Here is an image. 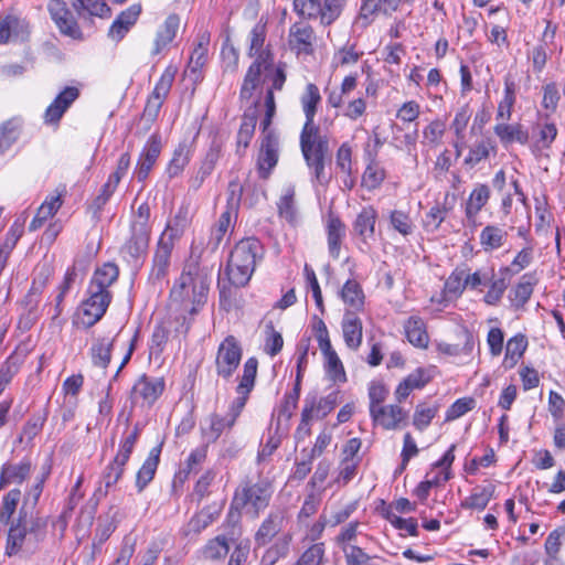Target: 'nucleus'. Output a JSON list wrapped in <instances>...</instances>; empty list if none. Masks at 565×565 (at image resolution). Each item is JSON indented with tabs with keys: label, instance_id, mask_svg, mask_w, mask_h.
Returning <instances> with one entry per match:
<instances>
[{
	"label": "nucleus",
	"instance_id": "obj_1",
	"mask_svg": "<svg viewBox=\"0 0 565 565\" xmlns=\"http://www.w3.org/2000/svg\"><path fill=\"white\" fill-rule=\"evenodd\" d=\"M300 103L306 117L300 134L301 152L311 171L312 179L320 184H324L328 182L324 172V159L329 147L327 138L320 136L319 127L315 125L318 105L321 103L320 90L316 84L309 83L306 85Z\"/></svg>",
	"mask_w": 565,
	"mask_h": 565
},
{
	"label": "nucleus",
	"instance_id": "obj_2",
	"mask_svg": "<svg viewBox=\"0 0 565 565\" xmlns=\"http://www.w3.org/2000/svg\"><path fill=\"white\" fill-rule=\"evenodd\" d=\"M6 554L8 556L34 554L47 535V519L23 503L18 516L9 523Z\"/></svg>",
	"mask_w": 565,
	"mask_h": 565
},
{
	"label": "nucleus",
	"instance_id": "obj_3",
	"mask_svg": "<svg viewBox=\"0 0 565 565\" xmlns=\"http://www.w3.org/2000/svg\"><path fill=\"white\" fill-rule=\"evenodd\" d=\"M209 292L207 275L200 267L198 260L189 263L175 279L170 291V299L184 311L195 315L206 301Z\"/></svg>",
	"mask_w": 565,
	"mask_h": 565
},
{
	"label": "nucleus",
	"instance_id": "obj_4",
	"mask_svg": "<svg viewBox=\"0 0 565 565\" xmlns=\"http://www.w3.org/2000/svg\"><path fill=\"white\" fill-rule=\"evenodd\" d=\"M274 486L267 479L242 481L236 488L228 511V518L239 519L241 513L256 519L269 505Z\"/></svg>",
	"mask_w": 565,
	"mask_h": 565
},
{
	"label": "nucleus",
	"instance_id": "obj_5",
	"mask_svg": "<svg viewBox=\"0 0 565 565\" xmlns=\"http://www.w3.org/2000/svg\"><path fill=\"white\" fill-rule=\"evenodd\" d=\"M264 248L258 238L247 237L235 244L231 250L225 274L231 285L244 287L250 280L257 260L263 258Z\"/></svg>",
	"mask_w": 565,
	"mask_h": 565
},
{
	"label": "nucleus",
	"instance_id": "obj_6",
	"mask_svg": "<svg viewBox=\"0 0 565 565\" xmlns=\"http://www.w3.org/2000/svg\"><path fill=\"white\" fill-rule=\"evenodd\" d=\"M150 215L148 202H142L131 213L130 235L120 247V255L129 265H140L147 255L151 235Z\"/></svg>",
	"mask_w": 565,
	"mask_h": 565
},
{
	"label": "nucleus",
	"instance_id": "obj_7",
	"mask_svg": "<svg viewBox=\"0 0 565 565\" xmlns=\"http://www.w3.org/2000/svg\"><path fill=\"white\" fill-rule=\"evenodd\" d=\"M175 74V66H167L156 83L152 93L149 95L140 118L145 124L146 129H150L152 124L157 120L160 110L171 90Z\"/></svg>",
	"mask_w": 565,
	"mask_h": 565
},
{
	"label": "nucleus",
	"instance_id": "obj_8",
	"mask_svg": "<svg viewBox=\"0 0 565 565\" xmlns=\"http://www.w3.org/2000/svg\"><path fill=\"white\" fill-rule=\"evenodd\" d=\"M86 294L87 298L81 306L79 319L85 328H90L104 317L113 295L110 291H104L90 285H88Z\"/></svg>",
	"mask_w": 565,
	"mask_h": 565
},
{
	"label": "nucleus",
	"instance_id": "obj_9",
	"mask_svg": "<svg viewBox=\"0 0 565 565\" xmlns=\"http://www.w3.org/2000/svg\"><path fill=\"white\" fill-rule=\"evenodd\" d=\"M174 247L171 243L158 241L153 250L151 267L148 274L147 284L153 291H161L166 282H168L169 270L171 266V257Z\"/></svg>",
	"mask_w": 565,
	"mask_h": 565
},
{
	"label": "nucleus",
	"instance_id": "obj_10",
	"mask_svg": "<svg viewBox=\"0 0 565 565\" xmlns=\"http://www.w3.org/2000/svg\"><path fill=\"white\" fill-rule=\"evenodd\" d=\"M166 382L163 377H152L147 374L140 375L130 390V402L132 406L150 408L163 394Z\"/></svg>",
	"mask_w": 565,
	"mask_h": 565
},
{
	"label": "nucleus",
	"instance_id": "obj_11",
	"mask_svg": "<svg viewBox=\"0 0 565 565\" xmlns=\"http://www.w3.org/2000/svg\"><path fill=\"white\" fill-rule=\"evenodd\" d=\"M243 355L239 341L232 334L227 335L218 345L215 367L216 374L228 381L237 370Z\"/></svg>",
	"mask_w": 565,
	"mask_h": 565
},
{
	"label": "nucleus",
	"instance_id": "obj_12",
	"mask_svg": "<svg viewBox=\"0 0 565 565\" xmlns=\"http://www.w3.org/2000/svg\"><path fill=\"white\" fill-rule=\"evenodd\" d=\"M280 143L277 132H262L258 153L256 158V170L258 177L267 180L278 163Z\"/></svg>",
	"mask_w": 565,
	"mask_h": 565
},
{
	"label": "nucleus",
	"instance_id": "obj_13",
	"mask_svg": "<svg viewBox=\"0 0 565 565\" xmlns=\"http://www.w3.org/2000/svg\"><path fill=\"white\" fill-rule=\"evenodd\" d=\"M47 10L51 19L63 35L74 40L83 39L82 30L65 1L50 0Z\"/></svg>",
	"mask_w": 565,
	"mask_h": 565
},
{
	"label": "nucleus",
	"instance_id": "obj_14",
	"mask_svg": "<svg viewBox=\"0 0 565 565\" xmlns=\"http://www.w3.org/2000/svg\"><path fill=\"white\" fill-rule=\"evenodd\" d=\"M244 409L243 401H232L225 415L213 413L209 416V427L204 430L209 440L215 441L228 433Z\"/></svg>",
	"mask_w": 565,
	"mask_h": 565
},
{
	"label": "nucleus",
	"instance_id": "obj_15",
	"mask_svg": "<svg viewBox=\"0 0 565 565\" xmlns=\"http://www.w3.org/2000/svg\"><path fill=\"white\" fill-rule=\"evenodd\" d=\"M316 33L305 21L295 22L288 32L289 49L296 55H311L315 52Z\"/></svg>",
	"mask_w": 565,
	"mask_h": 565
},
{
	"label": "nucleus",
	"instance_id": "obj_16",
	"mask_svg": "<svg viewBox=\"0 0 565 565\" xmlns=\"http://www.w3.org/2000/svg\"><path fill=\"white\" fill-rule=\"evenodd\" d=\"M33 471L32 460L23 457L19 461H6L0 467V490L10 486H21Z\"/></svg>",
	"mask_w": 565,
	"mask_h": 565
},
{
	"label": "nucleus",
	"instance_id": "obj_17",
	"mask_svg": "<svg viewBox=\"0 0 565 565\" xmlns=\"http://www.w3.org/2000/svg\"><path fill=\"white\" fill-rule=\"evenodd\" d=\"M161 136L157 132L152 134L146 141L135 169V175L139 182H143L148 178L161 153Z\"/></svg>",
	"mask_w": 565,
	"mask_h": 565
},
{
	"label": "nucleus",
	"instance_id": "obj_18",
	"mask_svg": "<svg viewBox=\"0 0 565 565\" xmlns=\"http://www.w3.org/2000/svg\"><path fill=\"white\" fill-rule=\"evenodd\" d=\"M285 523L286 511L284 509L271 510L254 535L255 544L257 546L269 544L282 531Z\"/></svg>",
	"mask_w": 565,
	"mask_h": 565
},
{
	"label": "nucleus",
	"instance_id": "obj_19",
	"mask_svg": "<svg viewBox=\"0 0 565 565\" xmlns=\"http://www.w3.org/2000/svg\"><path fill=\"white\" fill-rule=\"evenodd\" d=\"M370 416L374 425L386 430H395L407 418V412L397 404L370 407Z\"/></svg>",
	"mask_w": 565,
	"mask_h": 565
},
{
	"label": "nucleus",
	"instance_id": "obj_20",
	"mask_svg": "<svg viewBox=\"0 0 565 565\" xmlns=\"http://www.w3.org/2000/svg\"><path fill=\"white\" fill-rule=\"evenodd\" d=\"M78 96L79 90L76 87H65L45 109L44 122L47 125H57Z\"/></svg>",
	"mask_w": 565,
	"mask_h": 565
},
{
	"label": "nucleus",
	"instance_id": "obj_21",
	"mask_svg": "<svg viewBox=\"0 0 565 565\" xmlns=\"http://www.w3.org/2000/svg\"><path fill=\"white\" fill-rule=\"evenodd\" d=\"M30 349L25 344H19L13 352L0 365V395L11 383L13 377L20 372L24 364Z\"/></svg>",
	"mask_w": 565,
	"mask_h": 565
},
{
	"label": "nucleus",
	"instance_id": "obj_22",
	"mask_svg": "<svg viewBox=\"0 0 565 565\" xmlns=\"http://www.w3.org/2000/svg\"><path fill=\"white\" fill-rule=\"evenodd\" d=\"M341 329L345 345L350 350L356 351L363 340V323L358 317V313H354V311H344Z\"/></svg>",
	"mask_w": 565,
	"mask_h": 565
},
{
	"label": "nucleus",
	"instance_id": "obj_23",
	"mask_svg": "<svg viewBox=\"0 0 565 565\" xmlns=\"http://www.w3.org/2000/svg\"><path fill=\"white\" fill-rule=\"evenodd\" d=\"M338 403V393L332 392L327 396L319 397L316 393H309L305 397L302 409L308 411V416L315 419H322L329 415Z\"/></svg>",
	"mask_w": 565,
	"mask_h": 565
},
{
	"label": "nucleus",
	"instance_id": "obj_24",
	"mask_svg": "<svg viewBox=\"0 0 565 565\" xmlns=\"http://www.w3.org/2000/svg\"><path fill=\"white\" fill-rule=\"evenodd\" d=\"M237 218V212L234 206H225L220 214L216 223L211 228V235L207 241V248L216 250L225 235L233 228Z\"/></svg>",
	"mask_w": 565,
	"mask_h": 565
},
{
	"label": "nucleus",
	"instance_id": "obj_25",
	"mask_svg": "<svg viewBox=\"0 0 565 565\" xmlns=\"http://www.w3.org/2000/svg\"><path fill=\"white\" fill-rule=\"evenodd\" d=\"M190 222L189 209L186 206H180L174 216L167 222L158 241L171 243L174 247L175 242L182 237Z\"/></svg>",
	"mask_w": 565,
	"mask_h": 565
},
{
	"label": "nucleus",
	"instance_id": "obj_26",
	"mask_svg": "<svg viewBox=\"0 0 565 565\" xmlns=\"http://www.w3.org/2000/svg\"><path fill=\"white\" fill-rule=\"evenodd\" d=\"M379 212L373 205L361 209L353 222V231L363 243L374 238Z\"/></svg>",
	"mask_w": 565,
	"mask_h": 565
},
{
	"label": "nucleus",
	"instance_id": "obj_27",
	"mask_svg": "<svg viewBox=\"0 0 565 565\" xmlns=\"http://www.w3.org/2000/svg\"><path fill=\"white\" fill-rule=\"evenodd\" d=\"M537 284V278L534 273H526L509 291V301L514 309L523 308L530 300L534 287Z\"/></svg>",
	"mask_w": 565,
	"mask_h": 565
},
{
	"label": "nucleus",
	"instance_id": "obj_28",
	"mask_svg": "<svg viewBox=\"0 0 565 565\" xmlns=\"http://www.w3.org/2000/svg\"><path fill=\"white\" fill-rule=\"evenodd\" d=\"M493 132L504 147L513 142L526 145L530 139L527 129L520 122L498 121L493 127Z\"/></svg>",
	"mask_w": 565,
	"mask_h": 565
},
{
	"label": "nucleus",
	"instance_id": "obj_29",
	"mask_svg": "<svg viewBox=\"0 0 565 565\" xmlns=\"http://www.w3.org/2000/svg\"><path fill=\"white\" fill-rule=\"evenodd\" d=\"M193 156L192 142L182 140L173 150L172 158L167 164L166 174L172 180L180 177Z\"/></svg>",
	"mask_w": 565,
	"mask_h": 565
},
{
	"label": "nucleus",
	"instance_id": "obj_30",
	"mask_svg": "<svg viewBox=\"0 0 565 565\" xmlns=\"http://www.w3.org/2000/svg\"><path fill=\"white\" fill-rule=\"evenodd\" d=\"M180 26V18L177 14H170L167 17L164 22L159 26L156 39L153 42V49L151 51L152 55H159L174 40L177 32Z\"/></svg>",
	"mask_w": 565,
	"mask_h": 565
},
{
	"label": "nucleus",
	"instance_id": "obj_31",
	"mask_svg": "<svg viewBox=\"0 0 565 565\" xmlns=\"http://www.w3.org/2000/svg\"><path fill=\"white\" fill-rule=\"evenodd\" d=\"M126 462L118 461L117 458H114L103 470L100 475V483L95 490L94 495L100 500L105 498L109 490L116 486V483L121 479Z\"/></svg>",
	"mask_w": 565,
	"mask_h": 565
},
{
	"label": "nucleus",
	"instance_id": "obj_32",
	"mask_svg": "<svg viewBox=\"0 0 565 565\" xmlns=\"http://www.w3.org/2000/svg\"><path fill=\"white\" fill-rule=\"evenodd\" d=\"M516 89L518 85L512 76L507 75L504 77L503 94L498 103L495 120L497 121H509L513 114V108L516 103Z\"/></svg>",
	"mask_w": 565,
	"mask_h": 565
},
{
	"label": "nucleus",
	"instance_id": "obj_33",
	"mask_svg": "<svg viewBox=\"0 0 565 565\" xmlns=\"http://www.w3.org/2000/svg\"><path fill=\"white\" fill-rule=\"evenodd\" d=\"M162 445H158L150 449L146 460L137 472L136 476V488L138 492H141L153 480L157 472Z\"/></svg>",
	"mask_w": 565,
	"mask_h": 565
},
{
	"label": "nucleus",
	"instance_id": "obj_34",
	"mask_svg": "<svg viewBox=\"0 0 565 565\" xmlns=\"http://www.w3.org/2000/svg\"><path fill=\"white\" fill-rule=\"evenodd\" d=\"M340 298L347 306L345 311L358 313L364 310L365 295L358 280L348 279L341 288Z\"/></svg>",
	"mask_w": 565,
	"mask_h": 565
},
{
	"label": "nucleus",
	"instance_id": "obj_35",
	"mask_svg": "<svg viewBox=\"0 0 565 565\" xmlns=\"http://www.w3.org/2000/svg\"><path fill=\"white\" fill-rule=\"evenodd\" d=\"M508 236L507 230L502 226L489 224L481 230L479 243L483 252L492 253L505 245Z\"/></svg>",
	"mask_w": 565,
	"mask_h": 565
},
{
	"label": "nucleus",
	"instance_id": "obj_36",
	"mask_svg": "<svg viewBox=\"0 0 565 565\" xmlns=\"http://www.w3.org/2000/svg\"><path fill=\"white\" fill-rule=\"evenodd\" d=\"M326 230L329 254L337 259L340 255L342 239L345 236V225L339 216L330 214Z\"/></svg>",
	"mask_w": 565,
	"mask_h": 565
},
{
	"label": "nucleus",
	"instance_id": "obj_37",
	"mask_svg": "<svg viewBox=\"0 0 565 565\" xmlns=\"http://www.w3.org/2000/svg\"><path fill=\"white\" fill-rule=\"evenodd\" d=\"M404 331L408 342L418 349H427L429 335L424 320L418 316L409 317L404 323Z\"/></svg>",
	"mask_w": 565,
	"mask_h": 565
},
{
	"label": "nucleus",
	"instance_id": "obj_38",
	"mask_svg": "<svg viewBox=\"0 0 565 565\" xmlns=\"http://www.w3.org/2000/svg\"><path fill=\"white\" fill-rule=\"evenodd\" d=\"M63 204L62 194L49 195L44 202L38 209L36 214L29 224L30 231H36L43 226V224L53 217Z\"/></svg>",
	"mask_w": 565,
	"mask_h": 565
},
{
	"label": "nucleus",
	"instance_id": "obj_39",
	"mask_svg": "<svg viewBox=\"0 0 565 565\" xmlns=\"http://www.w3.org/2000/svg\"><path fill=\"white\" fill-rule=\"evenodd\" d=\"M490 194V188L486 183H477L473 186L465 206V214L469 221L477 217L482 207L488 203Z\"/></svg>",
	"mask_w": 565,
	"mask_h": 565
},
{
	"label": "nucleus",
	"instance_id": "obj_40",
	"mask_svg": "<svg viewBox=\"0 0 565 565\" xmlns=\"http://www.w3.org/2000/svg\"><path fill=\"white\" fill-rule=\"evenodd\" d=\"M258 361L256 358H249L244 363L243 375L239 379V383L236 387L238 396L233 401H243L244 406L248 399L249 393L254 388L255 380L257 375Z\"/></svg>",
	"mask_w": 565,
	"mask_h": 565
},
{
	"label": "nucleus",
	"instance_id": "obj_41",
	"mask_svg": "<svg viewBox=\"0 0 565 565\" xmlns=\"http://www.w3.org/2000/svg\"><path fill=\"white\" fill-rule=\"evenodd\" d=\"M495 487L492 483L475 487L471 493L461 501L460 507L467 510L482 511L494 497Z\"/></svg>",
	"mask_w": 565,
	"mask_h": 565
},
{
	"label": "nucleus",
	"instance_id": "obj_42",
	"mask_svg": "<svg viewBox=\"0 0 565 565\" xmlns=\"http://www.w3.org/2000/svg\"><path fill=\"white\" fill-rule=\"evenodd\" d=\"M114 337L96 338L89 349L92 363L100 369H106L110 363Z\"/></svg>",
	"mask_w": 565,
	"mask_h": 565
},
{
	"label": "nucleus",
	"instance_id": "obj_43",
	"mask_svg": "<svg viewBox=\"0 0 565 565\" xmlns=\"http://www.w3.org/2000/svg\"><path fill=\"white\" fill-rule=\"evenodd\" d=\"M495 153V143L489 138L481 139L469 147L468 153L463 159V164L469 168H475L480 162L487 160L490 154Z\"/></svg>",
	"mask_w": 565,
	"mask_h": 565
},
{
	"label": "nucleus",
	"instance_id": "obj_44",
	"mask_svg": "<svg viewBox=\"0 0 565 565\" xmlns=\"http://www.w3.org/2000/svg\"><path fill=\"white\" fill-rule=\"evenodd\" d=\"M527 348L526 337L522 333H518L510 338L505 345V354L502 365L505 370L513 369L520 359L523 356Z\"/></svg>",
	"mask_w": 565,
	"mask_h": 565
},
{
	"label": "nucleus",
	"instance_id": "obj_45",
	"mask_svg": "<svg viewBox=\"0 0 565 565\" xmlns=\"http://www.w3.org/2000/svg\"><path fill=\"white\" fill-rule=\"evenodd\" d=\"M118 276V266L115 263H105L100 267L96 268L89 285L104 291H110L109 287L117 281Z\"/></svg>",
	"mask_w": 565,
	"mask_h": 565
},
{
	"label": "nucleus",
	"instance_id": "obj_46",
	"mask_svg": "<svg viewBox=\"0 0 565 565\" xmlns=\"http://www.w3.org/2000/svg\"><path fill=\"white\" fill-rule=\"evenodd\" d=\"M22 121L11 118L0 125V156L4 154L20 138Z\"/></svg>",
	"mask_w": 565,
	"mask_h": 565
},
{
	"label": "nucleus",
	"instance_id": "obj_47",
	"mask_svg": "<svg viewBox=\"0 0 565 565\" xmlns=\"http://www.w3.org/2000/svg\"><path fill=\"white\" fill-rule=\"evenodd\" d=\"M207 456V446H199L191 450L188 458L185 459L184 467L181 469L174 477L173 484L175 486V480L179 479L181 483L189 477L190 473H196L203 462L205 461Z\"/></svg>",
	"mask_w": 565,
	"mask_h": 565
},
{
	"label": "nucleus",
	"instance_id": "obj_48",
	"mask_svg": "<svg viewBox=\"0 0 565 565\" xmlns=\"http://www.w3.org/2000/svg\"><path fill=\"white\" fill-rule=\"evenodd\" d=\"M257 124V117L255 114H245L243 116L241 127L236 137V153L242 157L245 154L247 147L254 136Z\"/></svg>",
	"mask_w": 565,
	"mask_h": 565
},
{
	"label": "nucleus",
	"instance_id": "obj_49",
	"mask_svg": "<svg viewBox=\"0 0 565 565\" xmlns=\"http://www.w3.org/2000/svg\"><path fill=\"white\" fill-rule=\"evenodd\" d=\"M28 32V24L24 20L13 14L0 15V44H7L12 36Z\"/></svg>",
	"mask_w": 565,
	"mask_h": 565
},
{
	"label": "nucleus",
	"instance_id": "obj_50",
	"mask_svg": "<svg viewBox=\"0 0 565 565\" xmlns=\"http://www.w3.org/2000/svg\"><path fill=\"white\" fill-rule=\"evenodd\" d=\"M366 153L369 156L370 162L363 172L362 182L367 189L374 190L382 184L386 173L384 168L381 167L376 161V152L371 153L370 150H366Z\"/></svg>",
	"mask_w": 565,
	"mask_h": 565
},
{
	"label": "nucleus",
	"instance_id": "obj_51",
	"mask_svg": "<svg viewBox=\"0 0 565 565\" xmlns=\"http://www.w3.org/2000/svg\"><path fill=\"white\" fill-rule=\"evenodd\" d=\"M467 289L466 268H455L445 281L443 294L446 298H459Z\"/></svg>",
	"mask_w": 565,
	"mask_h": 565
},
{
	"label": "nucleus",
	"instance_id": "obj_52",
	"mask_svg": "<svg viewBox=\"0 0 565 565\" xmlns=\"http://www.w3.org/2000/svg\"><path fill=\"white\" fill-rule=\"evenodd\" d=\"M326 543H311L303 548L295 565H322L326 562Z\"/></svg>",
	"mask_w": 565,
	"mask_h": 565
},
{
	"label": "nucleus",
	"instance_id": "obj_53",
	"mask_svg": "<svg viewBox=\"0 0 565 565\" xmlns=\"http://www.w3.org/2000/svg\"><path fill=\"white\" fill-rule=\"evenodd\" d=\"M72 6L79 15L84 13L99 18L110 15V8L103 0H72Z\"/></svg>",
	"mask_w": 565,
	"mask_h": 565
},
{
	"label": "nucleus",
	"instance_id": "obj_54",
	"mask_svg": "<svg viewBox=\"0 0 565 565\" xmlns=\"http://www.w3.org/2000/svg\"><path fill=\"white\" fill-rule=\"evenodd\" d=\"M391 227L404 237L412 235L415 231V224L408 212L403 210H392L388 214Z\"/></svg>",
	"mask_w": 565,
	"mask_h": 565
},
{
	"label": "nucleus",
	"instance_id": "obj_55",
	"mask_svg": "<svg viewBox=\"0 0 565 565\" xmlns=\"http://www.w3.org/2000/svg\"><path fill=\"white\" fill-rule=\"evenodd\" d=\"M439 411V405H427L425 403H419L416 405L414 414H413V425L419 430L424 431L431 423V420L436 417Z\"/></svg>",
	"mask_w": 565,
	"mask_h": 565
},
{
	"label": "nucleus",
	"instance_id": "obj_56",
	"mask_svg": "<svg viewBox=\"0 0 565 565\" xmlns=\"http://www.w3.org/2000/svg\"><path fill=\"white\" fill-rule=\"evenodd\" d=\"M20 500L21 491L18 488H13L3 495L0 505V523L8 525L14 519L13 514L17 511Z\"/></svg>",
	"mask_w": 565,
	"mask_h": 565
},
{
	"label": "nucleus",
	"instance_id": "obj_57",
	"mask_svg": "<svg viewBox=\"0 0 565 565\" xmlns=\"http://www.w3.org/2000/svg\"><path fill=\"white\" fill-rule=\"evenodd\" d=\"M534 243L527 242V244L516 253L509 267L504 268V270L511 271L512 274L521 273L534 262Z\"/></svg>",
	"mask_w": 565,
	"mask_h": 565
},
{
	"label": "nucleus",
	"instance_id": "obj_58",
	"mask_svg": "<svg viewBox=\"0 0 565 565\" xmlns=\"http://www.w3.org/2000/svg\"><path fill=\"white\" fill-rule=\"evenodd\" d=\"M230 551L227 539L218 535L210 540L202 550V556L209 561H216L227 555Z\"/></svg>",
	"mask_w": 565,
	"mask_h": 565
},
{
	"label": "nucleus",
	"instance_id": "obj_59",
	"mask_svg": "<svg viewBox=\"0 0 565 565\" xmlns=\"http://www.w3.org/2000/svg\"><path fill=\"white\" fill-rule=\"evenodd\" d=\"M436 373L437 367L435 365H429L427 367L420 366L415 369L404 380L413 391L422 390L435 377Z\"/></svg>",
	"mask_w": 565,
	"mask_h": 565
},
{
	"label": "nucleus",
	"instance_id": "obj_60",
	"mask_svg": "<svg viewBox=\"0 0 565 565\" xmlns=\"http://www.w3.org/2000/svg\"><path fill=\"white\" fill-rule=\"evenodd\" d=\"M321 352L326 359V370L332 380L335 382H345L347 376L343 364L333 348L330 347L329 350H322Z\"/></svg>",
	"mask_w": 565,
	"mask_h": 565
},
{
	"label": "nucleus",
	"instance_id": "obj_61",
	"mask_svg": "<svg viewBox=\"0 0 565 565\" xmlns=\"http://www.w3.org/2000/svg\"><path fill=\"white\" fill-rule=\"evenodd\" d=\"M548 52L550 45L541 42L527 51V60L531 62L532 71L535 74H541L544 71L550 56Z\"/></svg>",
	"mask_w": 565,
	"mask_h": 565
},
{
	"label": "nucleus",
	"instance_id": "obj_62",
	"mask_svg": "<svg viewBox=\"0 0 565 565\" xmlns=\"http://www.w3.org/2000/svg\"><path fill=\"white\" fill-rule=\"evenodd\" d=\"M445 132L446 122L441 119H434L423 129V143L437 147L440 145Z\"/></svg>",
	"mask_w": 565,
	"mask_h": 565
},
{
	"label": "nucleus",
	"instance_id": "obj_63",
	"mask_svg": "<svg viewBox=\"0 0 565 565\" xmlns=\"http://www.w3.org/2000/svg\"><path fill=\"white\" fill-rule=\"evenodd\" d=\"M139 435H140V427L139 425H135L134 429L126 434L120 444H119V448H118V451H117V455L115 456V458L118 459V461H121V462H128L132 451H134V448H135V445L139 438Z\"/></svg>",
	"mask_w": 565,
	"mask_h": 565
},
{
	"label": "nucleus",
	"instance_id": "obj_64",
	"mask_svg": "<svg viewBox=\"0 0 565 565\" xmlns=\"http://www.w3.org/2000/svg\"><path fill=\"white\" fill-rule=\"evenodd\" d=\"M345 565H373L369 555L362 547L358 545H344L342 547Z\"/></svg>",
	"mask_w": 565,
	"mask_h": 565
}]
</instances>
